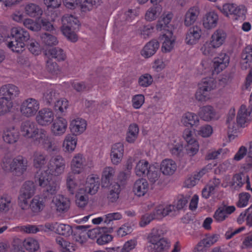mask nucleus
<instances>
[{"label": "nucleus", "mask_w": 252, "mask_h": 252, "mask_svg": "<svg viewBox=\"0 0 252 252\" xmlns=\"http://www.w3.org/2000/svg\"><path fill=\"white\" fill-rule=\"evenodd\" d=\"M47 162L46 156L41 153H36L33 155V166L39 168L35 176V181L47 194L56 193L60 188L57 182L51 181V176L48 173L47 167L44 166Z\"/></svg>", "instance_id": "nucleus-1"}, {"label": "nucleus", "mask_w": 252, "mask_h": 252, "mask_svg": "<svg viewBox=\"0 0 252 252\" xmlns=\"http://www.w3.org/2000/svg\"><path fill=\"white\" fill-rule=\"evenodd\" d=\"M22 135L33 140L34 143L41 148L50 151L54 150L53 141L46 129L38 128L32 121H26L22 124L20 127Z\"/></svg>", "instance_id": "nucleus-2"}, {"label": "nucleus", "mask_w": 252, "mask_h": 252, "mask_svg": "<svg viewBox=\"0 0 252 252\" xmlns=\"http://www.w3.org/2000/svg\"><path fill=\"white\" fill-rule=\"evenodd\" d=\"M235 110L231 108L227 114L226 125L228 132H235L237 129L238 125L240 127H245L252 121V104L248 107L242 105L240 107L236 117L237 125L235 122Z\"/></svg>", "instance_id": "nucleus-3"}, {"label": "nucleus", "mask_w": 252, "mask_h": 252, "mask_svg": "<svg viewBox=\"0 0 252 252\" xmlns=\"http://www.w3.org/2000/svg\"><path fill=\"white\" fill-rule=\"evenodd\" d=\"M10 35L14 40L8 43V47L13 52L23 51L25 49V43L30 39L28 32L21 27L16 26L11 29Z\"/></svg>", "instance_id": "nucleus-4"}, {"label": "nucleus", "mask_w": 252, "mask_h": 252, "mask_svg": "<svg viewBox=\"0 0 252 252\" xmlns=\"http://www.w3.org/2000/svg\"><path fill=\"white\" fill-rule=\"evenodd\" d=\"M134 172L138 177L147 176L149 180L155 182L159 177L158 168L155 164H149V162L144 159L139 160L134 168Z\"/></svg>", "instance_id": "nucleus-5"}, {"label": "nucleus", "mask_w": 252, "mask_h": 252, "mask_svg": "<svg viewBox=\"0 0 252 252\" xmlns=\"http://www.w3.org/2000/svg\"><path fill=\"white\" fill-rule=\"evenodd\" d=\"M154 229L148 238L147 250L150 252H168L170 241L166 238H160L154 232Z\"/></svg>", "instance_id": "nucleus-6"}, {"label": "nucleus", "mask_w": 252, "mask_h": 252, "mask_svg": "<svg viewBox=\"0 0 252 252\" xmlns=\"http://www.w3.org/2000/svg\"><path fill=\"white\" fill-rule=\"evenodd\" d=\"M62 26L61 31L63 34L71 42H75L77 36L75 33V30L78 26L79 21L72 15L65 14L62 18Z\"/></svg>", "instance_id": "nucleus-7"}, {"label": "nucleus", "mask_w": 252, "mask_h": 252, "mask_svg": "<svg viewBox=\"0 0 252 252\" xmlns=\"http://www.w3.org/2000/svg\"><path fill=\"white\" fill-rule=\"evenodd\" d=\"M94 164L92 160L86 159L81 154H75L71 160L70 167L71 172L74 174H79L87 168H90Z\"/></svg>", "instance_id": "nucleus-8"}, {"label": "nucleus", "mask_w": 252, "mask_h": 252, "mask_svg": "<svg viewBox=\"0 0 252 252\" xmlns=\"http://www.w3.org/2000/svg\"><path fill=\"white\" fill-rule=\"evenodd\" d=\"M65 168V161L60 156H57L51 159L49 164L47 166L48 173L51 176V181L55 182L52 180V176H59L64 172Z\"/></svg>", "instance_id": "nucleus-9"}, {"label": "nucleus", "mask_w": 252, "mask_h": 252, "mask_svg": "<svg viewBox=\"0 0 252 252\" xmlns=\"http://www.w3.org/2000/svg\"><path fill=\"white\" fill-rule=\"evenodd\" d=\"M39 107V103L36 99L29 98L22 103L20 112L23 116L30 118L34 116L36 114Z\"/></svg>", "instance_id": "nucleus-10"}, {"label": "nucleus", "mask_w": 252, "mask_h": 252, "mask_svg": "<svg viewBox=\"0 0 252 252\" xmlns=\"http://www.w3.org/2000/svg\"><path fill=\"white\" fill-rule=\"evenodd\" d=\"M55 119V114L50 108H44L39 110L35 116L37 124L42 126H47L52 124Z\"/></svg>", "instance_id": "nucleus-11"}, {"label": "nucleus", "mask_w": 252, "mask_h": 252, "mask_svg": "<svg viewBox=\"0 0 252 252\" xmlns=\"http://www.w3.org/2000/svg\"><path fill=\"white\" fill-rule=\"evenodd\" d=\"M83 192L90 194H95L99 187V178L96 174H92L88 176L85 182L83 181L82 186Z\"/></svg>", "instance_id": "nucleus-12"}, {"label": "nucleus", "mask_w": 252, "mask_h": 252, "mask_svg": "<svg viewBox=\"0 0 252 252\" xmlns=\"http://www.w3.org/2000/svg\"><path fill=\"white\" fill-rule=\"evenodd\" d=\"M124 145L122 142H117L111 146L110 158L113 165H118L122 162L124 158Z\"/></svg>", "instance_id": "nucleus-13"}, {"label": "nucleus", "mask_w": 252, "mask_h": 252, "mask_svg": "<svg viewBox=\"0 0 252 252\" xmlns=\"http://www.w3.org/2000/svg\"><path fill=\"white\" fill-rule=\"evenodd\" d=\"M70 206L69 200L62 195L54 196L52 201V208L58 213L66 212Z\"/></svg>", "instance_id": "nucleus-14"}, {"label": "nucleus", "mask_w": 252, "mask_h": 252, "mask_svg": "<svg viewBox=\"0 0 252 252\" xmlns=\"http://www.w3.org/2000/svg\"><path fill=\"white\" fill-rule=\"evenodd\" d=\"M161 41V51L163 53H168L174 48L176 38L172 32L163 33L160 38Z\"/></svg>", "instance_id": "nucleus-15"}, {"label": "nucleus", "mask_w": 252, "mask_h": 252, "mask_svg": "<svg viewBox=\"0 0 252 252\" xmlns=\"http://www.w3.org/2000/svg\"><path fill=\"white\" fill-rule=\"evenodd\" d=\"M67 126V121L63 117L57 118L51 124V133L55 136H62L66 132Z\"/></svg>", "instance_id": "nucleus-16"}, {"label": "nucleus", "mask_w": 252, "mask_h": 252, "mask_svg": "<svg viewBox=\"0 0 252 252\" xmlns=\"http://www.w3.org/2000/svg\"><path fill=\"white\" fill-rule=\"evenodd\" d=\"M173 17V14L171 12L164 13L158 19L156 25V29L158 32H172L170 31L172 28L170 24Z\"/></svg>", "instance_id": "nucleus-17"}, {"label": "nucleus", "mask_w": 252, "mask_h": 252, "mask_svg": "<svg viewBox=\"0 0 252 252\" xmlns=\"http://www.w3.org/2000/svg\"><path fill=\"white\" fill-rule=\"evenodd\" d=\"M45 227L47 228V232L54 231L66 237L70 236L72 233L71 227L68 224L58 222L46 223Z\"/></svg>", "instance_id": "nucleus-18"}, {"label": "nucleus", "mask_w": 252, "mask_h": 252, "mask_svg": "<svg viewBox=\"0 0 252 252\" xmlns=\"http://www.w3.org/2000/svg\"><path fill=\"white\" fill-rule=\"evenodd\" d=\"M20 93L18 88L13 84L3 85L0 89V94L2 98L0 100L4 102V100H10L17 97Z\"/></svg>", "instance_id": "nucleus-19"}, {"label": "nucleus", "mask_w": 252, "mask_h": 252, "mask_svg": "<svg viewBox=\"0 0 252 252\" xmlns=\"http://www.w3.org/2000/svg\"><path fill=\"white\" fill-rule=\"evenodd\" d=\"M200 13V8L198 6L194 5L190 7L184 16V26L189 27L193 25L197 21Z\"/></svg>", "instance_id": "nucleus-20"}, {"label": "nucleus", "mask_w": 252, "mask_h": 252, "mask_svg": "<svg viewBox=\"0 0 252 252\" xmlns=\"http://www.w3.org/2000/svg\"><path fill=\"white\" fill-rule=\"evenodd\" d=\"M159 169L161 173L164 176H171L176 172L177 164L173 159L166 158L160 162Z\"/></svg>", "instance_id": "nucleus-21"}, {"label": "nucleus", "mask_w": 252, "mask_h": 252, "mask_svg": "<svg viewBox=\"0 0 252 252\" xmlns=\"http://www.w3.org/2000/svg\"><path fill=\"white\" fill-rule=\"evenodd\" d=\"M158 220L161 219L167 216L177 215L175 207L171 204H159L154 209Z\"/></svg>", "instance_id": "nucleus-22"}, {"label": "nucleus", "mask_w": 252, "mask_h": 252, "mask_svg": "<svg viewBox=\"0 0 252 252\" xmlns=\"http://www.w3.org/2000/svg\"><path fill=\"white\" fill-rule=\"evenodd\" d=\"M150 186L148 181L143 178L136 180L132 187V192L137 197L145 196L149 192Z\"/></svg>", "instance_id": "nucleus-23"}, {"label": "nucleus", "mask_w": 252, "mask_h": 252, "mask_svg": "<svg viewBox=\"0 0 252 252\" xmlns=\"http://www.w3.org/2000/svg\"><path fill=\"white\" fill-rule=\"evenodd\" d=\"M202 35V30L197 26L190 28L185 37V43L188 45H194L199 40Z\"/></svg>", "instance_id": "nucleus-24"}, {"label": "nucleus", "mask_w": 252, "mask_h": 252, "mask_svg": "<svg viewBox=\"0 0 252 252\" xmlns=\"http://www.w3.org/2000/svg\"><path fill=\"white\" fill-rule=\"evenodd\" d=\"M213 63L214 71L217 73H219L228 66L230 63V57L225 53H221L213 59Z\"/></svg>", "instance_id": "nucleus-25"}, {"label": "nucleus", "mask_w": 252, "mask_h": 252, "mask_svg": "<svg viewBox=\"0 0 252 252\" xmlns=\"http://www.w3.org/2000/svg\"><path fill=\"white\" fill-rule=\"evenodd\" d=\"M219 239V235L212 234L207 235L202 239L194 248L193 252H202L206 248H209L216 242Z\"/></svg>", "instance_id": "nucleus-26"}, {"label": "nucleus", "mask_w": 252, "mask_h": 252, "mask_svg": "<svg viewBox=\"0 0 252 252\" xmlns=\"http://www.w3.org/2000/svg\"><path fill=\"white\" fill-rule=\"evenodd\" d=\"M87 123L85 120L81 118H76L70 122L69 128L72 134L77 136L82 134L87 128Z\"/></svg>", "instance_id": "nucleus-27"}, {"label": "nucleus", "mask_w": 252, "mask_h": 252, "mask_svg": "<svg viewBox=\"0 0 252 252\" xmlns=\"http://www.w3.org/2000/svg\"><path fill=\"white\" fill-rule=\"evenodd\" d=\"M211 165H208L204 168L188 176L184 182V186L188 188L195 186L203 175L208 172Z\"/></svg>", "instance_id": "nucleus-28"}, {"label": "nucleus", "mask_w": 252, "mask_h": 252, "mask_svg": "<svg viewBox=\"0 0 252 252\" xmlns=\"http://www.w3.org/2000/svg\"><path fill=\"white\" fill-rule=\"evenodd\" d=\"M236 210L234 206L223 205L220 206L214 213L213 217L217 222H222Z\"/></svg>", "instance_id": "nucleus-29"}, {"label": "nucleus", "mask_w": 252, "mask_h": 252, "mask_svg": "<svg viewBox=\"0 0 252 252\" xmlns=\"http://www.w3.org/2000/svg\"><path fill=\"white\" fill-rule=\"evenodd\" d=\"M159 47V42L156 39H152L144 46L140 51V55L145 59L150 58L156 53Z\"/></svg>", "instance_id": "nucleus-30"}, {"label": "nucleus", "mask_w": 252, "mask_h": 252, "mask_svg": "<svg viewBox=\"0 0 252 252\" xmlns=\"http://www.w3.org/2000/svg\"><path fill=\"white\" fill-rule=\"evenodd\" d=\"M219 21V15L214 10L207 12L203 17L202 25L207 30H211L216 28Z\"/></svg>", "instance_id": "nucleus-31"}, {"label": "nucleus", "mask_w": 252, "mask_h": 252, "mask_svg": "<svg viewBox=\"0 0 252 252\" xmlns=\"http://www.w3.org/2000/svg\"><path fill=\"white\" fill-rule=\"evenodd\" d=\"M13 173L17 176H21L26 171L28 167L27 159L22 156L13 158Z\"/></svg>", "instance_id": "nucleus-32"}, {"label": "nucleus", "mask_w": 252, "mask_h": 252, "mask_svg": "<svg viewBox=\"0 0 252 252\" xmlns=\"http://www.w3.org/2000/svg\"><path fill=\"white\" fill-rule=\"evenodd\" d=\"M167 147L170 153L174 156L179 157L183 151V145L179 138L177 137L170 138Z\"/></svg>", "instance_id": "nucleus-33"}, {"label": "nucleus", "mask_w": 252, "mask_h": 252, "mask_svg": "<svg viewBox=\"0 0 252 252\" xmlns=\"http://www.w3.org/2000/svg\"><path fill=\"white\" fill-rule=\"evenodd\" d=\"M47 199V196L43 195H35L32 199L30 203V208L31 210L36 213L42 211L46 206Z\"/></svg>", "instance_id": "nucleus-34"}, {"label": "nucleus", "mask_w": 252, "mask_h": 252, "mask_svg": "<svg viewBox=\"0 0 252 252\" xmlns=\"http://www.w3.org/2000/svg\"><path fill=\"white\" fill-rule=\"evenodd\" d=\"M198 116L194 113L187 112L184 113L180 120L181 124L187 127L197 126L199 124Z\"/></svg>", "instance_id": "nucleus-35"}, {"label": "nucleus", "mask_w": 252, "mask_h": 252, "mask_svg": "<svg viewBox=\"0 0 252 252\" xmlns=\"http://www.w3.org/2000/svg\"><path fill=\"white\" fill-rule=\"evenodd\" d=\"M198 115L201 119L207 122L219 118L215 110L210 105H206L200 108Z\"/></svg>", "instance_id": "nucleus-36"}, {"label": "nucleus", "mask_w": 252, "mask_h": 252, "mask_svg": "<svg viewBox=\"0 0 252 252\" xmlns=\"http://www.w3.org/2000/svg\"><path fill=\"white\" fill-rule=\"evenodd\" d=\"M226 37V33L222 30L218 29L212 34L210 40L213 46L218 49L224 44Z\"/></svg>", "instance_id": "nucleus-37"}, {"label": "nucleus", "mask_w": 252, "mask_h": 252, "mask_svg": "<svg viewBox=\"0 0 252 252\" xmlns=\"http://www.w3.org/2000/svg\"><path fill=\"white\" fill-rule=\"evenodd\" d=\"M77 141V138L75 135L72 134H67L63 141V150L66 153H72L76 147Z\"/></svg>", "instance_id": "nucleus-38"}, {"label": "nucleus", "mask_w": 252, "mask_h": 252, "mask_svg": "<svg viewBox=\"0 0 252 252\" xmlns=\"http://www.w3.org/2000/svg\"><path fill=\"white\" fill-rule=\"evenodd\" d=\"M162 7L160 5H154L150 7L145 12L144 19L147 22L155 21L162 12Z\"/></svg>", "instance_id": "nucleus-39"}, {"label": "nucleus", "mask_w": 252, "mask_h": 252, "mask_svg": "<svg viewBox=\"0 0 252 252\" xmlns=\"http://www.w3.org/2000/svg\"><path fill=\"white\" fill-rule=\"evenodd\" d=\"M247 9L245 6L243 4L235 3L231 13V19L234 21L238 20H244L246 17Z\"/></svg>", "instance_id": "nucleus-40"}, {"label": "nucleus", "mask_w": 252, "mask_h": 252, "mask_svg": "<svg viewBox=\"0 0 252 252\" xmlns=\"http://www.w3.org/2000/svg\"><path fill=\"white\" fill-rule=\"evenodd\" d=\"M139 133V128L137 124L129 125L126 133V140L130 144H133L137 140Z\"/></svg>", "instance_id": "nucleus-41"}, {"label": "nucleus", "mask_w": 252, "mask_h": 252, "mask_svg": "<svg viewBox=\"0 0 252 252\" xmlns=\"http://www.w3.org/2000/svg\"><path fill=\"white\" fill-rule=\"evenodd\" d=\"M115 174V169L112 166L105 167L102 171L101 182L102 186L106 187L109 185Z\"/></svg>", "instance_id": "nucleus-42"}, {"label": "nucleus", "mask_w": 252, "mask_h": 252, "mask_svg": "<svg viewBox=\"0 0 252 252\" xmlns=\"http://www.w3.org/2000/svg\"><path fill=\"white\" fill-rule=\"evenodd\" d=\"M83 181L80 180L76 183L74 180V177L69 174L66 178V187L68 191L72 194L78 190L82 191L83 190Z\"/></svg>", "instance_id": "nucleus-43"}, {"label": "nucleus", "mask_w": 252, "mask_h": 252, "mask_svg": "<svg viewBox=\"0 0 252 252\" xmlns=\"http://www.w3.org/2000/svg\"><path fill=\"white\" fill-rule=\"evenodd\" d=\"M2 138L6 143H14L19 139L18 132L14 127L6 128L3 131Z\"/></svg>", "instance_id": "nucleus-44"}, {"label": "nucleus", "mask_w": 252, "mask_h": 252, "mask_svg": "<svg viewBox=\"0 0 252 252\" xmlns=\"http://www.w3.org/2000/svg\"><path fill=\"white\" fill-rule=\"evenodd\" d=\"M252 60V46H247L243 51L241 55V64L243 69H246Z\"/></svg>", "instance_id": "nucleus-45"}, {"label": "nucleus", "mask_w": 252, "mask_h": 252, "mask_svg": "<svg viewBox=\"0 0 252 252\" xmlns=\"http://www.w3.org/2000/svg\"><path fill=\"white\" fill-rule=\"evenodd\" d=\"M24 9L25 14L31 17L41 15L43 13L42 8L39 5L34 3L26 5Z\"/></svg>", "instance_id": "nucleus-46"}, {"label": "nucleus", "mask_w": 252, "mask_h": 252, "mask_svg": "<svg viewBox=\"0 0 252 252\" xmlns=\"http://www.w3.org/2000/svg\"><path fill=\"white\" fill-rule=\"evenodd\" d=\"M235 3L233 2H226L223 3L221 6L217 5L216 7L225 17L230 19L233 8L235 6Z\"/></svg>", "instance_id": "nucleus-47"}, {"label": "nucleus", "mask_w": 252, "mask_h": 252, "mask_svg": "<svg viewBox=\"0 0 252 252\" xmlns=\"http://www.w3.org/2000/svg\"><path fill=\"white\" fill-rule=\"evenodd\" d=\"M23 25L27 29L33 32H38L41 29L39 19L34 20L31 18H26L23 21Z\"/></svg>", "instance_id": "nucleus-48"}, {"label": "nucleus", "mask_w": 252, "mask_h": 252, "mask_svg": "<svg viewBox=\"0 0 252 252\" xmlns=\"http://www.w3.org/2000/svg\"><path fill=\"white\" fill-rule=\"evenodd\" d=\"M155 27L152 24L144 25L138 30V33L143 39H147L151 36L154 32Z\"/></svg>", "instance_id": "nucleus-49"}, {"label": "nucleus", "mask_w": 252, "mask_h": 252, "mask_svg": "<svg viewBox=\"0 0 252 252\" xmlns=\"http://www.w3.org/2000/svg\"><path fill=\"white\" fill-rule=\"evenodd\" d=\"M13 158L9 155H5L0 162L1 169L6 173L13 172Z\"/></svg>", "instance_id": "nucleus-50"}, {"label": "nucleus", "mask_w": 252, "mask_h": 252, "mask_svg": "<svg viewBox=\"0 0 252 252\" xmlns=\"http://www.w3.org/2000/svg\"><path fill=\"white\" fill-rule=\"evenodd\" d=\"M23 247L29 251L35 252L39 249L38 241L32 237H28L23 242Z\"/></svg>", "instance_id": "nucleus-51"}, {"label": "nucleus", "mask_w": 252, "mask_h": 252, "mask_svg": "<svg viewBox=\"0 0 252 252\" xmlns=\"http://www.w3.org/2000/svg\"><path fill=\"white\" fill-rule=\"evenodd\" d=\"M12 206L11 198L7 194L0 197V212L6 213L9 211Z\"/></svg>", "instance_id": "nucleus-52"}, {"label": "nucleus", "mask_w": 252, "mask_h": 252, "mask_svg": "<svg viewBox=\"0 0 252 252\" xmlns=\"http://www.w3.org/2000/svg\"><path fill=\"white\" fill-rule=\"evenodd\" d=\"M45 54L49 57L56 59L58 61H63L66 56L63 51L58 48H52L46 51Z\"/></svg>", "instance_id": "nucleus-53"}, {"label": "nucleus", "mask_w": 252, "mask_h": 252, "mask_svg": "<svg viewBox=\"0 0 252 252\" xmlns=\"http://www.w3.org/2000/svg\"><path fill=\"white\" fill-rule=\"evenodd\" d=\"M186 151L188 156L193 157L199 151V144L197 140L186 143Z\"/></svg>", "instance_id": "nucleus-54"}, {"label": "nucleus", "mask_w": 252, "mask_h": 252, "mask_svg": "<svg viewBox=\"0 0 252 252\" xmlns=\"http://www.w3.org/2000/svg\"><path fill=\"white\" fill-rule=\"evenodd\" d=\"M21 231L27 233H36L39 231L47 232V228L45 225H40L38 226L33 225H23L20 227Z\"/></svg>", "instance_id": "nucleus-55"}, {"label": "nucleus", "mask_w": 252, "mask_h": 252, "mask_svg": "<svg viewBox=\"0 0 252 252\" xmlns=\"http://www.w3.org/2000/svg\"><path fill=\"white\" fill-rule=\"evenodd\" d=\"M36 187L32 181H27L23 185L21 189V193L32 197L35 192Z\"/></svg>", "instance_id": "nucleus-56"}, {"label": "nucleus", "mask_w": 252, "mask_h": 252, "mask_svg": "<svg viewBox=\"0 0 252 252\" xmlns=\"http://www.w3.org/2000/svg\"><path fill=\"white\" fill-rule=\"evenodd\" d=\"M198 86L209 92L215 90L217 87L216 81L212 77L203 78L198 83Z\"/></svg>", "instance_id": "nucleus-57"}, {"label": "nucleus", "mask_w": 252, "mask_h": 252, "mask_svg": "<svg viewBox=\"0 0 252 252\" xmlns=\"http://www.w3.org/2000/svg\"><path fill=\"white\" fill-rule=\"evenodd\" d=\"M195 97L198 101H207L211 98L210 92L198 86Z\"/></svg>", "instance_id": "nucleus-58"}, {"label": "nucleus", "mask_w": 252, "mask_h": 252, "mask_svg": "<svg viewBox=\"0 0 252 252\" xmlns=\"http://www.w3.org/2000/svg\"><path fill=\"white\" fill-rule=\"evenodd\" d=\"M69 106V102L65 98H60L55 103V110L61 114H63L66 112Z\"/></svg>", "instance_id": "nucleus-59"}, {"label": "nucleus", "mask_w": 252, "mask_h": 252, "mask_svg": "<svg viewBox=\"0 0 252 252\" xmlns=\"http://www.w3.org/2000/svg\"><path fill=\"white\" fill-rule=\"evenodd\" d=\"M94 5L95 1L93 0H79L78 2V7L84 12L92 10Z\"/></svg>", "instance_id": "nucleus-60"}, {"label": "nucleus", "mask_w": 252, "mask_h": 252, "mask_svg": "<svg viewBox=\"0 0 252 252\" xmlns=\"http://www.w3.org/2000/svg\"><path fill=\"white\" fill-rule=\"evenodd\" d=\"M145 102V96L142 94L133 95L131 98V105L135 109H140Z\"/></svg>", "instance_id": "nucleus-61"}, {"label": "nucleus", "mask_w": 252, "mask_h": 252, "mask_svg": "<svg viewBox=\"0 0 252 252\" xmlns=\"http://www.w3.org/2000/svg\"><path fill=\"white\" fill-rule=\"evenodd\" d=\"M133 230L131 224L126 223L119 227L117 231V235L120 237H124L130 234Z\"/></svg>", "instance_id": "nucleus-62"}, {"label": "nucleus", "mask_w": 252, "mask_h": 252, "mask_svg": "<svg viewBox=\"0 0 252 252\" xmlns=\"http://www.w3.org/2000/svg\"><path fill=\"white\" fill-rule=\"evenodd\" d=\"M167 64L166 61L162 58H158L153 62L152 68L155 72H159L164 69Z\"/></svg>", "instance_id": "nucleus-63"}, {"label": "nucleus", "mask_w": 252, "mask_h": 252, "mask_svg": "<svg viewBox=\"0 0 252 252\" xmlns=\"http://www.w3.org/2000/svg\"><path fill=\"white\" fill-rule=\"evenodd\" d=\"M56 242L62 247L63 252H71L74 250L73 244L66 241L63 238L57 237Z\"/></svg>", "instance_id": "nucleus-64"}]
</instances>
